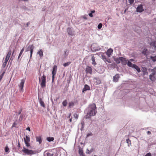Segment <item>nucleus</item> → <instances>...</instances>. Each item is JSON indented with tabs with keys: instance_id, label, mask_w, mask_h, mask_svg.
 <instances>
[{
	"instance_id": "f257e3e1",
	"label": "nucleus",
	"mask_w": 156,
	"mask_h": 156,
	"mask_svg": "<svg viewBox=\"0 0 156 156\" xmlns=\"http://www.w3.org/2000/svg\"><path fill=\"white\" fill-rule=\"evenodd\" d=\"M89 109V111L86 115V119L90 118L91 116L95 115L97 113V111L96 110V107L95 104L93 103L90 105Z\"/></svg>"
},
{
	"instance_id": "f03ea898",
	"label": "nucleus",
	"mask_w": 156,
	"mask_h": 156,
	"mask_svg": "<svg viewBox=\"0 0 156 156\" xmlns=\"http://www.w3.org/2000/svg\"><path fill=\"white\" fill-rule=\"evenodd\" d=\"M39 83H40L41 87L42 88L45 87L46 86V77L44 74H43L42 76L41 77V78H39Z\"/></svg>"
},
{
	"instance_id": "7ed1b4c3",
	"label": "nucleus",
	"mask_w": 156,
	"mask_h": 156,
	"mask_svg": "<svg viewBox=\"0 0 156 156\" xmlns=\"http://www.w3.org/2000/svg\"><path fill=\"white\" fill-rule=\"evenodd\" d=\"M22 151L27 155H32L35 154V151L32 150H29L23 147Z\"/></svg>"
},
{
	"instance_id": "20e7f679",
	"label": "nucleus",
	"mask_w": 156,
	"mask_h": 156,
	"mask_svg": "<svg viewBox=\"0 0 156 156\" xmlns=\"http://www.w3.org/2000/svg\"><path fill=\"white\" fill-rule=\"evenodd\" d=\"M23 139L27 147H30V144L29 143V142L30 141V137L26 135L25 137L23 138Z\"/></svg>"
},
{
	"instance_id": "39448f33",
	"label": "nucleus",
	"mask_w": 156,
	"mask_h": 156,
	"mask_svg": "<svg viewBox=\"0 0 156 156\" xmlns=\"http://www.w3.org/2000/svg\"><path fill=\"white\" fill-rule=\"evenodd\" d=\"M34 49V46L33 44H32L29 45L28 48L27 49L26 51H30V58L31 59V57L32 56V54L33 51V50Z\"/></svg>"
},
{
	"instance_id": "423d86ee",
	"label": "nucleus",
	"mask_w": 156,
	"mask_h": 156,
	"mask_svg": "<svg viewBox=\"0 0 156 156\" xmlns=\"http://www.w3.org/2000/svg\"><path fill=\"white\" fill-rule=\"evenodd\" d=\"M57 70V66L55 65L53 68V69L52 72V82H53L54 78V76H55Z\"/></svg>"
},
{
	"instance_id": "0eeeda50",
	"label": "nucleus",
	"mask_w": 156,
	"mask_h": 156,
	"mask_svg": "<svg viewBox=\"0 0 156 156\" xmlns=\"http://www.w3.org/2000/svg\"><path fill=\"white\" fill-rule=\"evenodd\" d=\"M113 52V50L112 48H109L108 50L106 52V55L108 57H110L112 55Z\"/></svg>"
},
{
	"instance_id": "6e6552de",
	"label": "nucleus",
	"mask_w": 156,
	"mask_h": 156,
	"mask_svg": "<svg viewBox=\"0 0 156 156\" xmlns=\"http://www.w3.org/2000/svg\"><path fill=\"white\" fill-rule=\"evenodd\" d=\"M144 10L143 9V5L141 4L138 5L136 9V11L137 12H141Z\"/></svg>"
},
{
	"instance_id": "1a4fd4ad",
	"label": "nucleus",
	"mask_w": 156,
	"mask_h": 156,
	"mask_svg": "<svg viewBox=\"0 0 156 156\" xmlns=\"http://www.w3.org/2000/svg\"><path fill=\"white\" fill-rule=\"evenodd\" d=\"M25 82V80L23 79L21 80V82L19 85V87L20 88L21 90H23V87L24 86V84Z\"/></svg>"
},
{
	"instance_id": "9d476101",
	"label": "nucleus",
	"mask_w": 156,
	"mask_h": 156,
	"mask_svg": "<svg viewBox=\"0 0 156 156\" xmlns=\"http://www.w3.org/2000/svg\"><path fill=\"white\" fill-rule=\"evenodd\" d=\"M119 78L120 76L119 74H116L113 77V81L114 82H118Z\"/></svg>"
},
{
	"instance_id": "9b49d317",
	"label": "nucleus",
	"mask_w": 156,
	"mask_h": 156,
	"mask_svg": "<svg viewBox=\"0 0 156 156\" xmlns=\"http://www.w3.org/2000/svg\"><path fill=\"white\" fill-rule=\"evenodd\" d=\"M86 73L91 74L92 73V69L91 67L87 66L86 68Z\"/></svg>"
},
{
	"instance_id": "f8f14e48",
	"label": "nucleus",
	"mask_w": 156,
	"mask_h": 156,
	"mask_svg": "<svg viewBox=\"0 0 156 156\" xmlns=\"http://www.w3.org/2000/svg\"><path fill=\"white\" fill-rule=\"evenodd\" d=\"M121 61L122 63L124 65L126 64L127 63V60L126 59V58L122 57H121Z\"/></svg>"
},
{
	"instance_id": "ddd939ff",
	"label": "nucleus",
	"mask_w": 156,
	"mask_h": 156,
	"mask_svg": "<svg viewBox=\"0 0 156 156\" xmlns=\"http://www.w3.org/2000/svg\"><path fill=\"white\" fill-rule=\"evenodd\" d=\"M90 90V88L89 86L87 84H85L84 86V87L83 89L82 92L84 93L85 91Z\"/></svg>"
},
{
	"instance_id": "4468645a",
	"label": "nucleus",
	"mask_w": 156,
	"mask_h": 156,
	"mask_svg": "<svg viewBox=\"0 0 156 156\" xmlns=\"http://www.w3.org/2000/svg\"><path fill=\"white\" fill-rule=\"evenodd\" d=\"M94 81H95L96 84H99L101 83V80L99 78H94Z\"/></svg>"
},
{
	"instance_id": "2eb2a0df",
	"label": "nucleus",
	"mask_w": 156,
	"mask_h": 156,
	"mask_svg": "<svg viewBox=\"0 0 156 156\" xmlns=\"http://www.w3.org/2000/svg\"><path fill=\"white\" fill-rule=\"evenodd\" d=\"M36 140L37 142H39V144H41L42 142V140L41 139V136H39L36 137Z\"/></svg>"
},
{
	"instance_id": "dca6fc26",
	"label": "nucleus",
	"mask_w": 156,
	"mask_h": 156,
	"mask_svg": "<svg viewBox=\"0 0 156 156\" xmlns=\"http://www.w3.org/2000/svg\"><path fill=\"white\" fill-rule=\"evenodd\" d=\"M133 68L135 69L138 73H140V68L136 65L135 64H133Z\"/></svg>"
},
{
	"instance_id": "f3484780",
	"label": "nucleus",
	"mask_w": 156,
	"mask_h": 156,
	"mask_svg": "<svg viewBox=\"0 0 156 156\" xmlns=\"http://www.w3.org/2000/svg\"><path fill=\"white\" fill-rule=\"evenodd\" d=\"M154 75L152 74L149 75V78L152 81H154L156 80V78Z\"/></svg>"
},
{
	"instance_id": "a211bd4d",
	"label": "nucleus",
	"mask_w": 156,
	"mask_h": 156,
	"mask_svg": "<svg viewBox=\"0 0 156 156\" xmlns=\"http://www.w3.org/2000/svg\"><path fill=\"white\" fill-rule=\"evenodd\" d=\"M114 60L117 64L119 63L121 61V57L119 58H114Z\"/></svg>"
},
{
	"instance_id": "6ab92c4d",
	"label": "nucleus",
	"mask_w": 156,
	"mask_h": 156,
	"mask_svg": "<svg viewBox=\"0 0 156 156\" xmlns=\"http://www.w3.org/2000/svg\"><path fill=\"white\" fill-rule=\"evenodd\" d=\"M79 153L81 156H84L82 149L80 147L79 149Z\"/></svg>"
},
{
	"instance_id": "aec40b11",
	"label": "nucleus",
	"mask_w": 156,
	"mask_h": 156,
	"mask_svg": "<svg viewBox=\"0 0 156 156\" xmlns=\"http://www.w3.org/2000/svg\"><path fill=\"white\" fill-rule=\"evenodd\" d=\"M67 32L68 34L70 35H73V34L71 30V29L70 28H68L67 29Z\"/></svg>"
},
{
	"instance_id": "412c9836",
	"label": "nucleus",
	"mask_w": 156,
	"mask_h": 156,
	"mask_svg": "<svg viewBox=\"0 0 156 156\" xmlns=\"http://www.w3.org/2000/svg\"><path fill=\"white\" fill-rule=\"evenodd\" d=\"M74 105V103L73 101H71L68 104V107L69 108H71L73 107Z\"/></svg>"
},
{
	"instance_id": "4be33fe9",
	"label": "nucleus",
	"mask_w": 156,
	"mask_h": 156,
	"mask_svg": "<svg viewBox=\"0 0 156 156\" xmlns=\"http://www.w3.org/2000/svg\"><path fill=\"white\" fill-rule=\"evenodd\" d=\"M91 60L92 61V63L93 65L94 66H95L96 65V63L95 62V57L94 56L92 57Z\"/></svg>"
},
{
	"instance_id": "5701e85b",
	"label": "nucleus",
	"mask_w": 156,
	"mask_h": 156,
	"mask_svg": "<svg viewBox=\"0 0 156 156\" xmlns=\"http://www.w3.org/2000/svg\"><path fill=\"white\" fill-rule=\"evenodd\" d=\"M37 54L39 55L40 58L43 56V51L42 50H40L39 51L37 52Z\"/></svg>"
},
{
	"instance_id": "b1692460",
	"label": "nucleus",
	"mask_w": 156,
	"mask_h": 156,
	"mask_svg": "<svg viewBox=\"0 0 156 156\" xmlns=\"http://www.w3.org/2000/svg\"><path fill=\"white\" fill-rule=\"evenodd\" d=\"M54 139V138L53 137H48L47 138L46 140L49 142L53 141Z\"/></svg>"
},
{
	"instance_id": "393cba45",
	"label": "nucleus",
	"mask_w": 156,
	"mask_h": 156,
	"mask_svg": "<svg viewBox=\"0 0 156 156\" xmlns=\"http://www.w3.org/2000/svg\"><path fill=\"white\" fill-rule=\"evenodd\" d=\"M151 72H152V74L153 75H155L156 74V67L151 70Z\"/></svg>"
},
{
	"instance_id": "a878e982",
	"label": "nucleus",
	"mask_w": 156,
	"mask_h": 156,
	"mask_svg": "<svg viewBox=\"0 0 156 156\" xmlns=\"http://www.w3.org/2000/svg\"><path fill=\"white\" fill-rule=\"evenodd\" d=\"M126 142L128 144V146L129 147V144H131V140L129 139H127L126 140Z\"/></svg>"
},
{
	"instance_id": "bb28decb",
	"label": "nucleus",
	"mask_w": 156,
	"mask_h": 156,
	"mask_svg": "<svg viewBox=\"0 0 156 156\" xmlns=\"http://www.w3.org/2000/svg\"><path fill=\"white\" fill-rule=\"evenodd\" d=\"M12 53L11 50H9L6 55V57L9 58Z\"/></svg>"
},
{
	"instance_id": "cd10ccee",
	"label": "nucleus",
	"mask_w": 156,
	"mask_h": 156,
	"mask_svg": "<svg viewBox=\"0 0 156 156\" xmlns=\"http://www.w3.org/2000/svg\"><path fill=\"white\" fill-rule=\"evenodd\" d=\"M40 104L43 107H45V105H44V102L41 99H40Z\"/></svg>"
},
{
	"instance_id": "c85d7f7f",
	"label": "nucleus",
	"mask_w": 156,
	"mask_h": 156,
	"mask_svg": "<svg viewBox=\"0 0 156 156\" xmlns=\"http://www.w3.org/2000/svg\"><path fill=\"white\" fill-rule=\"evenodd\" d=\"M67 104V101L66 100H64L62 102V104L64 107L66 106Z\"/></svg>"
},
{
	"instance_id": "c756f323",
	"label": "nucleus",
	"mask_w": 156,
	"mask_h": 156,
	"mask_svg": "<svg viewBox=\"0 0 156 156\" xmlns=\"http://www.w3.org/2000/svg\"><path fill=\"white\" fill-rule=\"evenodd\" d=\"M24 50V48H23L22 50H21L20 54L19 55L18 57V59H19L20 57L21 56V55H22L23 53V52Z\"/></svg>"
},
{
	"instance_id": "7c9ffc66",
	"label": "nucleus",
	"mask_w": 156,
	"mask_h": 156,
	"mask_svg": "<svg viewBox=\"0 0 156 156\" xmlns=\"http://www.w3.org/2000/svg\"><path fill=\"white\" fill-rule=\"evenodd\" d=\"M150 58L153 62L156 61V56H151Z\"/></svg>"
},
{
	"instance_id": "2f4dec72",
	"label": "nucleus",
	"mask_w": 156,
	"mask_h": 156,
	"mask_svg": "<svg viewBox=\"0 0 156 156\" xmlns=\"http://www.w3.org/2000/svg\"><path fill=\"white\" fill-rule=\"evenodd\" d=\"M133 65L132 63L130 61H129L127 62V65L129 67H131L133 68Z\"/></svg>"
},
{
	"instance_id": "473e14b6",
	"label": "nucleus",
	"mask_w": 156,
	"mask_h": 156,
	"mask_svg": "<svg viewBox=\"0 0 156 156\" xmlns=\"http://www.w3.org/2000/svg\"><path fill=\"white\" fill-rule=\"evenodd\" d=\"M70 63V62H67L63 64V65L64 67H66L68 66Z\"/></svg>"
},
{
	"instance_id": "72a5a7b5",
	"label": "nucleus",
	"mask_w": 156,
	"mask_h": 156,
	"mask_svg": "<svg viewBox=\"0 0 156 156\" xmlns=\"http://www.w3.org/2000/svg\"><path fill=\"white\" fill-rule=\"evenodd\" d=\"M147 49H144L142 51V53L145 55H147Z\"/></svg>"
},
{
	"instance_id": "f704fd0d",
	"label": "nucleus",
	"mask_w": 156,
	"mask_h": 156,
	"mask_svg": "<svg viewBox=\"0 0 156 156\" xmlns=\"http://www.w3.org/2000/svg\"><path fill=\"white\" fill-rule=\"evenodd\" d=\"M9 148L7 146H6L5 147V151L6 152H9Z\"/></svg>"
},
{
	"instance_id": "c9c22d12",
	"label": "nucleus",
	"mask_w": 156,
	"mask_h": 156,
	"mask_svg": "<svg viewBox=\"0 0 156 156\" xmlns=\"http://www.w3.org/2000/svg\"><path fill=\"white\" fill-rule=\"evenodd\" d=\"M102 58H103V60L105 62H106V60L107 59L106 58L105 56L104 55H102Z\"/></svg>"
},
{
	"instance_id": "e433bc0d",
	"label": "nucleus",
	"mask_w": 156,
	"mask_h": 156,
	"mask_svg": "<svg viewBox=\"0 0 156 156\" xmlns=\"http://www.w3.org/2000/svg\"><path fill=\"white\" fill-rule=\"evenodd\" d=\"M102 27V24L101 23H99L98 26V29H101Z\"/></svg>"
},
{
	"instance_id": "4c0bfd02",
	"label": "nucleus",
	"mask_w": 156,
	"mask_h": 156,
	"mask_svg": "<svg viewBox=\"0 0 156 156\" xmlns=\"http://www.w3.org/2000/svg\"><path fill=\"white\" fill-rule=\"evenodd\" d=\"M17 125V123L15 122H14L12 126V127H16Z\"/></svg>"
},
{
	"instance_id": "58836bf2",
	"label": "nucleus",
	"mask_w": 156,
	"mask_h": 156,
	"mask_svg": "<svg viewBox=\"0 0 156 156\" xmlns=\"http://www.w3.org/2000/svg\"><path fill=\"white\" fill-rule=\"evenodd\" d=\"M6 64L7 63H5V62H4L2 65V67L3 68H5V67Z\"/></svg>"
},
{
	"instance_id": "ea45409f",
	"label": "nucleus",
	"mask_w": 156,
	"mask_h": 156,
	"mask_svg": "<svg viewBox=\"0 0 156 156\" xmlns=\"http://www.w3.org/2000/svg\"><path fill=\"white\" fill-rule=\"evenodd\" d=\"M74 117L76 119H77L78 117V115L76 114H74L73 115Z\"/></svg>"
},
{
	"instance_id": "a19ab883",
	"label": "nucleus",
	"mask_w": 156,
	"mask_h": 156,
	"mask_svg": "<svg viewBox=\"0 0 156 156\" xmlns=\"http://www.w3.org/2000/svg\"><path fill=\"white\" fill-rule=\"evenodd\" d=\"M130 4H132L134 2V0H128Z\"/></svg>"
},
{
	"instance_id": "79ce46f5",
	"label": "nucleus",
	"mask_w": 156,
	"mask_h": 156,
	"mask_svg": "<svg viewBox=\"0 0 156 156\" xmlns=\"http://www.w3.org/2000/svg\"><path fill=\"white\" fill-rule=\"evenodd\" d=\"M23 115H21L20 116V119H20V121H22V120L23 119Z\"/></svg>"
},
{
	"instance_id": "37998d69",
	"label": "nucleus",
	"mask_w": 156,
	"mask_h": 156,
	"mask_svg": "<svg viewBox=\"0 0 156 156\" xmlns=\"http://www.w3.org/2000/svg\"><path fill=\"white\" fill-rule=\"evenodd\" d=\"M92 135V134L91 133H88L87 134V137H88L90 136H91Z\"/></svg>"
},
{
	"instance_id": "c03bdc74",
	"label": "nucleus",
	"mask_w": 156,
	"mask_h": 156,
	"mask_svg": "<svg viewBox=\"0 0 156 156\" xmlns=\"http://www.w3.org/2000/svg\"><path fill=\"white\" fill-rule=\"evenodd\" d=\"M151 154L150 153H147L145 156H151Z\"/></svg>"
},
{
	"instance_id": "a18cd8bd",
	"label": "nucleus",
	"mask_w": 156,
	"mask_h": 156,
	"mask_svg": "<svg viewBox=\"0 0 156 156\" xmlns=\"http://www.w3.org/2000/svg\"><path fill=\"white\" fill-rule=\"evenodd\" d=\"M108 62V63H111V61L110 60V59H108L106 60V62Z\"/></svg>"
},
{
	"instance_id": "49530a36",
	"label": "nucleus",
	"mask_w": 156,
	"mask_h": 156,
	"mask_svg": "<svg viewBox=\"0 0 156 156\" xmlns=\"http://www.w3.org/2000/svg\"><path fill=\"white\" fill-rule=\"evenodd\" d=\"M89 16L90 17H93V15H92V13H89Z\"/></svg>"
},
{
	"instance_id": "de8ad7c7",
	"label": "nucleus",
	"mask_w": 156,
	"mask_h": 156,
	"mask_svg": "<svg viewBox=\"0 0 156 156\" xmlns=\"http://www.w3.org/2000/svg\"><path fill=\"white\" fill-rule=\"evenodd\" d=\"M22 109H21L18 112V114L19 115L22 112Z\"/></svg>"
},
{
	"instance_id": "09e8293b",
	"label": "nucleus",
	"mask_w": 156,
	"mask_h": 156,
	"mask_svg": "<svg viewBox=\"0 0 156 156\" xmlns=\"http://www.w3.org/2000/svg\"><path fill=\"white\" fill-rule=\"evenodd\" d=\"M81 124L82 125V126L83 127V126L84 124V122L83 121L81 123Z\"/></svg>"
},
{
	"instance_id": "8fccbe9b",
	"label": "nucleus",
	"mask_w": 156,
	"mask_h": 156,
	"mask_svg": "<svg viewBox=\"0 0 156 156\" xmlns=\"http://www.w3.org/2000/svg\"><path fill=\"white\" fill-rule=\"evenodd\" d=\"M30 22H28L26 24L27 27H28L29 26V25H30Z\"/></svg>"
},
{
	"instance_id": "3c124183",
	"label": "nucleus",
	"mask_w": 156,
	"mask_h": 156,
	"mask_svg": "<svg viewBox=\"0 0 156 156\" xmlns=\"http://www.w3.org/2000/svg\"><path fill=\"white\" fill-rule=\"evenodd\" d=\"M147 134L148 135H150V134H151V132L150 131H148L147 132Z\"/></svg>"
},
{
	"instance_id": "603ef678",
	"label": "nucleus",
	"mask_w": 156,
	"mask_h": 156,
	"mask_svg": "<svg viewBox=\"0 0 156 156\" xmlns=\"http://www.w3.org/2000/svg\"><path fill=\"white\" fill-rule=\"evenodd\" d=\"M71 115V113H69V116L68 117V118H70V116Z\"/></svg>"
},
{
	"instance_id": "864d4df0",
	"label": "nucleus",
	"mask_w": 156,
	"mask_h": 156,
	"mask_svg": "<svg viewBox=\"0 0 156 156\" xmlns=\"http://www.w3.org/2000/svg\"><path fill=\"white\" fill-rule=\"evenodd\" d=\"M27 130H28L29 131H30V128L29 127H28L27 129Z\"/></svg>"
},
{
	"instance_id": "5fc2aeb1",
	"label": "nucleus",
	"mask_w": 156,
	"mask_h": 156,
	"mask_svg": "<svg viewBox=\"0 0 156 156\" xmlns=\"http://www.w3.org/2000/svg\"><path fill=\"white\" fill-rule=\"evenodd\" d=\"M83 18L84 19H85V20H87V17H86V16H83Z\"/></svg>"
},
{
	"instance_id": "6e6d98bb",
	"label": "nucleus",
	"mask_w": 156,
	"mask_h": 156,
	"mask_svg": "<svg viewBox=\"0 0 156 156\" xmlns=\"http://www.w3.org/2000/svg\"><path fill=\"white\" fill-rule=\"evenodd\" d=\"M95 12V11L94 10H93L91 11V13H92V14H93V13H94Z\"/></svg>"
},
{
	"instance_id": "4d7b16f0",
	"label": "nucleus",
	"mask_w": 156,
	"mask_h": 156,
	"mask_svg": "<svg viewBox=\"0 0 156 156\" xmlns=\"http://www.w3.org/2000/svg\"><path fill=\"white\" fill-rule=\"evenodd\" d=\"M9 58H7L6 57V58H5V60H7V61H8V60H9Z\"/></svg>"
},
{
	"instance_id": "13d9d810",
	"label": "nucleus",
	"mask_w": 156,
	"mask_h": 156,
	"mask_svg": "<svg viewBox=\"0 0 156 156\" xmlns=\"http://www.w3.org/2000/svg\"><path fill=\"white\" fill-rule=\"evenodd\" d=\"M134 60V59H130L129 60V61H132V62Z\"/></svg>"
},
{
	"instance_id": "bf43d9fd",
	"label": "nucleus",
	"mask_w": 156,
	"mask_h": 156,
	"mask_svg": "<svg viewBox=\"0 0 156 156\" xmlns=\"http://www.w3.org/2000/svg\"><path fill=\"white\" fill-rule=\"evenodd\" d=\"M69 121L70 122H72V118L70 119H69Z\"/></svg>"
},
{
	"instance_id": "052dcab7",
	"label": "nucleus",
	"mask_w": 156,
	"mask_h": 156,
	"mask_svg": "<svg viewBox=\"0 0 156 156\" xmlns=\"http://www.w3.org/2000/svg\"><path fill=\"white\" fill-rule=\"evenodd\" d=\"M8 61H7V60H5V61H4V62H5V63H7V62H8Z\"/></svg>"
},
{
	"instance_id": "680f3d73",
	"label": "nucleus",
	"mask_w": 156,
	"mask_h": 156,
	"mask_svg": "<svg viewBox=\"0 0 156 156\" xmlns=\"http://www.w3.org/2000/svg\"><path fill=\"white\" fill-rule=\"evenodd\" d=\"M20 144H19V143L18 144V146L19 147H20Z\"/></svg>"
},
{
	"instance_id": "e2e57ef3",
	"label": "nucleus",
	"mask_w": 156,
	"mask_h": 156,
	"mask_svg": "<svg viewBox=\"0 0 156 156\" xmlns=\"http://www.w3.org/2000/svg\"><path fill=\"white\" fill-rule=\"evenodd\" d=\"M145 70H146V71L147 72V69H145Z\"/></svg>"
}]
</instances>
